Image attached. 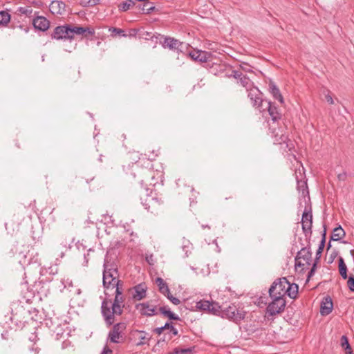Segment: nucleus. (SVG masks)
Returning a JSON list of instances; mask_svg holds the SVG:
<instances>
[{"instance_id": "f257e3e1", "label": "nucleus", "mask_w": 354, "mask_h": 354, "mask_svg": "<svg viewBox=\"0 0 354 354\" xmlns=\"http://www.w3.org/2000/svg\"><path fill=\"white\" fill-rule=\"evenodd\" d=\"M130 174L133 178L138 177V183L140 185L139 194L142 205L145 208L151 213H157L163 201L158 197V194L152 189L147 187L150 179L153 178L152 171L149 169H140L136 166Z\"/></svg>"}, {"instance_id": "f03ea898", "label": "nucleus", "mask_w": 354, "mask_h": 354, "mask_svg": "<svg viewBox=\"0 0 354 354\" xmlns=\"http://www.w3.org/2000/svg\"><path fill=\"white\" fill-rule=\"evenodd\" d=\"M111 303V299L110 297H105L101 304L102 315L106 324L109 326L114 324L115 315H121L123 313V309L125 307V306L120 304H118L117 306L114 304H111L110 306L109 304Z\"/></svg>"}, {"instance_id": "7ed1b4c3", "label": "nucleus", "mask_w": 354, "mask_h": 354, "mask_svg": "<svg viewBox=\"0 0 354 354\" xmlns=\"http://www.w3.org/2000/svg\"><path fill=\"white\" fill-rule=\"evenodd\" d=\"M301 245L302 248L297 252L295 258V270H297L299 268H301L300 272H305L308 269V267H304L305 264L301 262V260L306 262L307 266L311 265V244L310 241H308L306 246H304L303 243H301Z\"/></svg>"}, {"instance_id": "20e7f679", "label": "nucleus", "mask_w": 354, "mask_h": 354, "mask_svg": "<svg viewBox=\"0 0 354 354\" xmlns=\"http://www.w3.org/2000/svg\"><path fill=\"white\" fill-rule=\"evenodd\" d=\"M245 312L240 309L234 304L227 307L222 306L221 317L238 323L245 318Z\"/></svg>"}, {"instance_id": "39448f33", "label": "nucleus", "mask_w": 354, "mask_h": 354, "mask_svg": "<svg viewBox=\"0 0 354 354\" xmlns=\"http://www.w3.org/2000/svg\"><path fill=\"white\" fill-rule=\"evenodd\" d=\"M269 297L271 299V301L268 304L266 313H268L269 316L274 317L283 313L286 306L285 297L275 295Z\"/></svg>"}, {"instance_id": "423d86ee", "label": "nucleus", "mask_w": 354, "mask_h": 354, "mask_svg": "<svg viewBox=\"0 0 354 354\" xmlns=\"http://www.w3.org/2000/svg\"><path fill=\"white\" fill-rule=\"evenodd\" d=\"M196 308L208 314L221 316L222 306L216 301L201 299L196 302Z\"/></svg>"}, {"instance_id": "0eeeda50", "label": "nucleus", "mask_w": 354, "mask_h": 354, "mask_svg": "<svg viewBox=\"0 0 354 354\" xmlns=\"http://www.w3.org/2000/svg\"><path fill=\"white\" fill-rule=\"evenodd\" d=\"M160 44L163 48L177 53H184L188 48V44L169 36L164 37L163 41H160Z\"/></svg>"}, {"instance_id": "6e6552de", "label": "nucleus", "mask_w": 354, "mask_h": 354, "mask_svg": "<svg viewBox=\"0 0 354 354\" xmlns=\"http://www.w3.org/2000/svg\"><path fill=\"white\" fill-rule=\"evenodd\" d=\"M288 280L286 277H281L275 279L268 289L269 296H281L285 297L287 295L286 288Z\"/></svg>"}, {"instance_id": "1a4fd4ad", "label": "nucleus", "mask_w": 354, "mask_h": 354, "mask_svg": "<svg viewBox=\"0 0 354 354\" xmlns=\"http://www.w3.org/2000/svg\"><path fill=\"white\" fill-rule=\"evenodd\" d=\"M102 285L104 288V295L106 297H111V294L109 292L111 287L119 278V272H102Z\"/></svg>"}, {"instance_id": "9d476101", "label": "nucleus", "mask_w": 354, "mask_h": 354, "mask_svg": "<svg viewBox=\"0 0 354 354\" xmlns=\"http://www.w3.org/2000/svg\"><path fill=\"white\" fill-rule=\"evenodd\" d=\"M51 38L57 40L73 39V36L71 35V26L70 25L57 26L51 35Z\"/></svg>"}, {"instance_id": "9b49d317", "label": "nucleus", "mask_w": 354, "mask_h": 354, "mask_svg": "<svg viewBox=\"0 0 354 354\" xmlns=\"http://www.w3.org/2000/svg\"><path fill=\"white\" fill-rule=\"evenodd\" d=\"M127 324L125 322H119L113 326L112 329L109 333V338L112 343H120L119 339L122 337L121 333L126 329Z\"/></svg>"}, {"instance_id": "f8f14e48", "label": "nucleus", "mask_w": 354, "mask_h": 354, "mask_svg": "<svg viewBox=\"0 0 354 354\" xmlns=\"http://www.w3.org/2000/svg\"><path fill=\"white\" fill-rule=\"evenodd\" d=\"M248 97L250 98L251 102L252 103L253 106L257 107L259 110L263 108L265 101L266 100L262 99L261 95H262L261 92L259 90L257 87L250 88L248 89Z\"/></svg>"}, {"instance_id": "ddd939ff", "label": "nucleus", "mask_w": 354, "mask_h": 354, "mask_svg": "<svg viewBox=\"0 0 354 354\" xmlns=\"http://www.w3.org/2000/svg\"><path fill=\"white\" fill-rule=\"evenodd\" d=\"M135 307L142 316L151 317L158 314L157 306H151L148 301L137 304Z\"/></svg>"}, {"instance_id": "4468645a", "label": "nucleus", "mask_w": 354, "mask_h": 354, "mask_svg": "<svg viewBox=\"0 0 354 354\" xmlns=\"http://www.w3.org/2000/svg\"><path fill=\"white\" fill-rule=\"evenodd\" d=\"M264 104L265 105L263 104V108L259 110L260 111H264L267 109L273 122L281 119V113H279L278 109L271 101L267 100Z\"/></svg>"}, {"instance_id": "2eb2a0df", "label": "nucleus", "mask_w": 354, "mask_h": 354, "mask_svg": "<svg viewBox=\"0 0 354 354\" xmlns=\"http://www.w3.org/2000/svg\"><path fill=\"white\" fill-rule=\"evenodd\" d=\"M133 290L134 293L132 295V298L135 301H140L145 299L147 296V287L145 283H140L133 288L129 289V291Z\"/></svg>"}, {"instance_id": "dca6fc26", "label": "nucleus", "mask_w": 354, "mask_h": 354, "mask_svg": "<svg viewBox=\"0 0 354 354\" xmlns=\"http://www.w3.org/2000/svg\"><path fill=\"white\" fill-rule=\"evenodd\" d=\"M333 309L332 298L329 295L324 296L320 304V313L322 316L329 315Z\"/></svg>"}, {"instance_id": "f3484780", "label": "nucleus", "mask_w": 354, "mask_h": 354, "mask_svg": "<svg viewBox=\"0 0 354 354\" xmlns=\"http://www.w3.org/2000/svg\"><path fill=\"white\" fill-rule=\"evenodd\" d=\"M71 35L73 37L74 35H82L84 37L88 38L89 36H93L95 35V30L91 27L74 26L71 27Z\"/></svg>"}, {"instance_id": "a211bd4d", "label": "nucleus", "mask_w": 354, "mask_h": 354, "mask_svg": "<svg viewBox=\"0 0 354 354\" xmlns=\"http://www.w3.org/2000/svg\"><path fill=\"white\" fill-rule=\"evenodd\" d=\"M32 24L35 29L41 31H46L50 26L49 21L43 16H37L32 20Z\"/></svg>"}, {"instance_id": "6ab92c4d", "label": "nucleus", "mask_w": 354, "mask_h": 354, "mask_svg": "<svg viewBox=\"0 0 354 354\" xmlns=\"http://www.w3.org/2000/svg\"><path fill=\"white\" fill-rule=\"evenodd\" d=\"M346 236V232L340 225L335 227L330 236V241H340L342 243H347L346 241H342V239Z\"/></svg>"}, {"instance_id": "aec40b11", "label": "nucleus", "mask_w": 354, "mask_h": 354, "mask_svg": "<svg viewBox=\"0 0 354 354\" xmlns=\"http://www.w3.org/2000/svg\"><path fill=\"white\" fill-rule=\"evenodd\" d=\"M50 10L53 14L62 15L66 10V3L62 1H53L50 5Z\"/></svg>"}, {"instance_id": "412c9836", "label": "nucleus", "mask_w": 354, "mask_h": 354, "mask_svg": "<svg viewBox=\"0 0 354 354\" xmlns=\"http://www.w3.org/2000/svg\"><path fill=\"white\" fill-rule=\"evenodd\" d=\"M160 313L165 317H167L170 321H179L180 320L178 315L173 313L167 306H160L159 308Z\"/></svg>"}, {"instance_id": "4be33fe9", "label": "nucleus", "mask_w": 354, "mask_h": 354, "mask_svg": "<svg viewBox=\"0 0 354 354\" xmlns=\"http://www.w3.org/2000/svg\"><path fill=\"white\" fill-rule=\"evenodd\" d=\"M269 91L272 94L274 99L277 100L280 102V103H283V97L280 92V90L275 84V83L272 81H270L269 84Z\"/></svg>"}, {"instance_id": "5701e85b", "label": "nucleus", "mask_w": 354, "mask_h": 354, "mask_svg": "<svg viewBox=\"0 0 354 354\" xmlns=\"http://www.w3.org/2000/svg\"><path fill=\"white\" fill-rule=\"evenodd\" d=\"M313 226V214L311 206H306L301 216V225L307 224Z\"/></svg>"}, {"instance_id": "b1692460", "label": "nucleus", "mask_w": 354, "mask_h": 354, "mask_svg": "<svg viewBox=\"0 0 354 354\" xmlns=\"http://www.w3.org/2000/svg\"><path fill=\"white\" fill-rule=\"evenodd\" d=\"M287 295L293 299H296L298 297V292H299V286L298 284L295 283H290L288 281V284H287V288H286Z\"/></svg>"}, {"instance_id": "393cba45", "label": "nucleus", "mask_w": 354, "mask_h": 354, "mask_svg": "<svg viewBox=\"0 0 354 354\" xmlns=\"http://www.w3.org/2000/svg\"><path fill=\"white\" fill-rule=\"evenodd\" d=\"M155 283L158 287L159 292L163 295L169 294L170 290L167 283L161 277H157L155 280Z\"/></svg>"}, {"instance_id": "a878e982", "label": "nucleus", "mask_w": 354, "mask_h": 354, "mask_svg": "<svg viewBox=\"0 0 354 354\" xmlns=\"http://www.w3.org/2000/svg\"><path fill=\"white\" fill-rule=\"evenodd\" d=\"M115 272L118 271V264L114 261L105 257L103 264V272Z\"/></svg>"}, {"instance_id": "bb28decb", "label": "nucleus", "mask_w": 354, "mask_h": 354, "mask_svg": "<svg viewBox=\"0 0 354 354\" xmlns=\"http://www.w3.org/2000/svg\"><path fill=\"white\" fill-rule=\"evenodd\" d=\"M338 270L339 274L342 277L343 279H347L349 277L348 276V268L344 262V259L342 257H339L338 258Z\"/></svg>"}, {"instance_id": "cd10ccee", "label": "nucleus", "mask_w": 354, "mask_h": 354, "mask_svg": "<svg viewBox=\"0 0 354 354\" xmlns=\"http://www.w3.org/2000/svg\"><path fill=\"white\" fill-rule=\"evenodd\" d=\"M196 353V346L189 348L176 347L172 352L169 354H194Z\"/></svg>"}, {"instance_id": "c85d7f7f", "label": "nucleus", "mask_w": 354, "mask_h": 354, "mask_svg": "<svg viewBox=\"0 0 354 354\" xmlns=\"http://www.w3.org/2000/svg\"><path fill=\"white\" fill-rule=\"evenodd\" d=\"M136 5L134 0H126L118 5V10L121 12H126Z\"/></svg>"}, {"instance_id": "c756f323", "label": "nucleus", "mask_w": 354, "mask_h": 354, "mask_svg": "<svg viewBox=\"0 0 354 354\" xmlns=\"http://www.w3.org/2000/svg\"><path fill=\"white\" fill-rule=\"evenodd\" d=\"M114 295H115V297L113 301L111 300V304H114L117 306H118V304L125 306L124 305L125 297L123 295V292H122L121 290H118V292H114Z\"/></svg>"}, {"instance_id": "7c9ffc66", "label": "nucleus", "mask_w": 354, "mask_h": 354, "mask_svg": "<svg viewBox=\"0 0 354 354\" xmlns=\"http://www.w3.org/2000/svg\"><path fill=\"white\" fill-rule=\"evenodd\" d=\"M138 8L145 14H151L156 9L153 3L149 1L145 3L142 6L139 5Z\"/></svg>"}, {"instance_id": "2f4dec72", "label": "nucleus", "mask_w": 354, "mask_h": 354, "mask_svg": "<svg viewBox=\"0 0 354 354\" xmlns=\"http://www.w3.org/2000/svg\"><path fill=\"white\" fill-rule=\"evenodd\" d=\"M11 16L8 12L0 11V26H6L10 21Z\"/></svg>"}, {"instance_id": "473e14b6", "label": "nucleus", "mask_w": 354, "mask_h": 354, "mask_svg": "<svg viewBox=\"0 0 354 354\" xmlns=\"http://www.w3.org/2000/svg\"><path fill=\"white\" fill-rule=\"evenodd\" d=\"M197 56L198 57H197L196 62H198L200 63H204L209 60V59L212 56V54L209 52L201 50L199 53L197 55Z\"/></svg>"}, {"instance_id": "72a5a7b5", "label": "nucleus", "mask_w": 354, "mask_h": 354, "mask_svg": "<svg viewBox=\"0 0 354 354\" xmlns=\"http://www.w3.org/2000/svg\"><path fill=\"white\" fill-rule=\"evenodd\" d=\"M136 332L141 334V336L140 337V342L136 344L137 346H142L145 344H148V342L151 337V336L149 337H147L148 334L144 330H136Z\"/></svg>"}, {"instance_id": "f704fd0d", "label": "nucleus", "mask_w": 354, "mask_h": 354, "mask_svg": "<svg viewBox=\"0 0 354 354\" xmlns=\"http://www.w3.org/2000/svg\"><path fill=\"white\" fill-rule=\"evenodd\" d=\"M325 245H326V243H324V241L323 242H319V244L318 245V248H317V250L316 251L315 258L314 259L315 262L319 263V262L320 261V259L322 257V252L324 251Z\"/></svg>"}, {"instance_id": "c9c22d12", "label": "nucleus", "mask_w": 354, "mask_h": 354, "mask_svg": "<svg viewBox=\"0 0 354 354\" xmlns=\"http://www.w3.org/2000/svg\"><path fill=\"white\" fill-rule=\"evenodd\" d=\"M17 12L20 15L30 17L32 13V9L30 6L19 7L17 8Z\"/></svg>"}, {"instance_id": "e433bc0d", "label": "nucleus", "mask_w": 354, "mask_h": 354, "mask_svg": "<svg viewBox=\"0 0 354 354\" xmlns=\"http://www.w3.org/2000/svg\"><path fill=\"white\" fill-rule=\"evenodd\" d=\"M312 227L313 226L307 225V224L301 225V228L304 234L306 237V241L310 242V237L312 234Z\"/></svg>"}, {"instance_id": "4c0bfd02", "label": "nucleus", "mask_w": 354, "mask_h": 354, "mask_svg": "<svg viewBox=\"0 0 354 354\" xmlns=\"http://www.w3.org/2000/svg\"><path fill=\"white\" fill-rule=\"evenodd\" d=\"M124 281L118 279V280L115 281V283L112 285L111 287V289L109 290H113L115 289L114 292H118V290H121L122 292H124Z\"/></svg>"}, {"instance_id": "58836bf2", "label": "nucleus", "mask_w": 354, "mask_h": 354, "mask_svg": "<svg viewBox=\"0 0 354 354\" xmlns=\"http://www.w3.org/2000/svg\"><path fill=\"white\" fill-rule=\"evenodd\" d=\"M317 265H318V263H316L315 261L312 264L311 268L310 269V270L308 271V274H307V279L306 280V283H308L310 278L315 274V273L317 270Z\"/></svg>"}, {"instance_id": "ea45409f", "label": "nucleus", "mask_w": 354, "mask_h": 354, "mask_svg": "<svg viewBox=\"0 0 354 354\" xmlns=\"http://www.w3.org/2000/svg\"><path fill=\"white\" fill-rule=\"evenodd\" d=\"M274 138H275L274 141L279 145H281L283 143H286L287 141L288 140V136L283 133L281 134L280 136H279L277 133H276V134H274Z\"/></svg>"}, {"instance_id": "a19ab883", "label": "nucleus", "mask_w": 354, "mask_h": 354, "mask_svg": "<svg viewBox=\"0 0 354 354\" xmlns=\"http://www.w3.org/2000/svg\"><path fill=\"white\" fill-rule=\"evenodd\" d=\"M239 82L241 84V85L247 89V91L250 89L249 86L250 84V78L248 77L246 75H243L240 79Z\"/></svg>"}, {"instance_id": "79ce46f5", "label": "nucleus", "mask_w": 354, "mask_h": 354, "mask_svg": "<svg viewBox=\"0 0 354 354\" xmlns=\"http://www.w3.org/2000/svg\"><path fill=\"white\" fill-rule=\"evenodd\" d=\"M347 279H348L347 284H348V289L350 291L354 292V275L350 274V276Z\"/></svg>"}, {"instance_id": "37998d69", "label": "nucleus", "mask_w": 354, "mask_h": 354, "mask_svg": "<svg viewBox=\"0 0 354 354\" xmlns=\"http://www.w3.org/2000/svg\"><path fill=\"white\" fill-rule=\"evenodd\" d=\"M340 344H341V346L343 348H345L346 347L348 348V346H350V344H349L348 338L347 337V336L342 335L341 337Z\"/></svg>"}, {"instance_id": "c03bdc74", "label": "nucleus", "mask_w": 354, "mask_h": 354, "mask_svg": "<svg viewBox=\"0 0 354 354\" xmlns=\"http://www.w3.org/2000/svg\"><path fill=\"white\" fill-rule=\"evenodd\" d=\"M173 304L178 305L180 304V301L177 297H174L170 292L165 296Z\"/></svg>"}, {"instance_id": "a18cd8bd", "label": "nucleus", "mask_w": 354, "mask_h": 354, "mask_svg": "<svg viewBox=\"0 0 354 354\" xmlns=\"http://www.w3.org/2000/svg\"><path fill=\"white\" fill-rule=\"evenodd\" d=\"M225 75L228 76V77H232V76L235 79L240 80V79L243 75V74L242 73V72H241L239 71L234 70V71H232V73L230 75Z\"/></svg>"}, {"instance_id": "49530a36", "label": "nucleus", "mask_w": 354, "mask_h": 354, "mask_svg": "<svg viewBox=\"0 0 354 354\" xmlns=\"http://www.w3.org/2000/svg\"><path fill=\"white\" fill-rule=\"evenodd\" d=\"M201 50H193L192 51H189L187 55L188 56L194 61L196 62V59H197V55L199 53Z\"/></svg>"}, {"instance_id": "de8ad7c7", "label": "nucleus", "mask_w": 354, "mask_h": 354, "mask_svg": "<svg viewBox=\"0 0 354 354\" xmlns=\"http://www.w3.org/2000/svg\"><path fill=\"white\" fill-rule=\"evenodd\" d=\"M338 254H339L338 251L336 250H334L330 254L328 263H329V264L332 263L334 261L335 259L338 256Z\"/></svg>"}, {"instance_id": "09e8293b", "label": "nucleus", "mask_w": 354, "mask_h": 354, "mask_svg": "<svg viewBox=\"0 0 354 354\" xmlns=\"http://www.w3.org/2000/svg\"><path fill=\"white\" fill-rule=\"evenodd\" d=\"M298 189H301L303 193L308 189L306 181H297Z\"/></svg>"}, {"instance_id": "8fccbe9b", "label": "nucleus", "mask_w": 354, "mask_h": 354, "mask_svg": "<svg viewBox=\"0 0 354 354\" xmlns=\"http://www.w3.org/2000/svg\"><path fill=\"white\" fill-rule=\"evenodd\" d=\"M326 234H327V227L326 224L323 225V231L322 232V239L320 242H324L326 243Z\"/></svg>"}, {"instance_id": "3c124183", "label": "nucleus", "mask_w": 354, "mask_h": 354, "mask_svg": "<svg viewBox=\"0 0 354 354\" xmlns=\"http://www.w3.org/2000/svg\"><path fill=\"white\" fill-rule=\"evenodd\" d=\"M112 350L107 345H105L101 354H112Z\"/></svg>"}, {"instance_id": "603ef678", "label": "nucleus", "mask_w": 354, "mask_h": 354, "mask_svg": "<svg viewBox=\"0 0 354 354\" xmlns=\"http://www.w3.org/2000/svg\"><path fill=\"white\" fill-rule=\"evenodd\" d=\"M162 326H163L165 330H167V329H169L170 330L172 328V327H174L173 323L171 322H167L165 324V325Z\"/></svg>"}, {"instance_id": "864d4df0", "label": "nucleus", "mask_w": 354, "mask_h": 354, "mask_svg": "<svg viewBox=\"0 0 354 354\" xmlns=\"http://www.w3.org/2000/svg\"><path fill=\"white\" fill-rule=\"evenodd\" d=\"M167 341L166 340V337L165 336H164L163 337L160 338V339L158 340L157 343H156V345L154 346L153 349L156 347V346H158L160 344H162L163 343H167Z\"/></svg>"}, {"instance_id": "5fc2aeb1", "label": "nucleus", "mask_w": 354, "mask_h": 354, "mask_svg": "<svg viewBox=\"0 0 354 354\" xmlns=\"http://www.w3.org/2000/svg\"><path fill=\"white\" fill-rule=\"evenodd\" d=\"M267 299L268 298L266 297H260L258 300H259V303L260 304H263L264 305H267L268 306V302H267Z\"/></svg>"}, {"instance_id": "6e6d98bb", "label": "nucleus", "mask_w": 354, "mask_h": 354, "mask_svg": "<svg viewBox=\"0 0 354 354\" xmlns=\"http://www.w3.org/2000/svg\"><path fill=\"white\" fill-rule=\"evenodd\" d=\"M100 3V0H88L87 3L88 6H93Z\"/></svg>"}, {"instance_id": "4d7b16f0", "label": "nucleus", "mask_w": 354, "mask_h": 354, "mask_svg": "<svg viewBox=\"0 0 354 354\" xmlns=\"http://www.w3.org/2000/svg\"><path fill=\"white\" fill-rule=\"evenodd\" d=\"M164 328L163 326H160V327H158V328H156L153 330V331L158 335H160L161 333H163L164 331Z\"/></svg>"}, {"instance_id": "13d9d810", "label": "nucleus", "mask_w": 354, "mask_h": 354, "mask_svg": "<svg viewBox=\"0 0 354 354\" xmlns=\"http://www.w3.org/2000/svg\"><path fill=\"white\" fill-rule=\"evenodd\" d=\"M337 178L339 179V180L344 181L346 178V174L345 172L339 174L337 175Z\"/></svg>"}, {"instance_id": "bf43d9fd", "label": "nucleus", "mask_w": 354, "mask_h": 354, "mask_svg": "<svg viewBox=\"0 0 354 354\" xmlns=\"http://www.w3.org/2000/svg\"><path fill=\"white\" fill-rule=\"evenodd\" d=\"M146 261L149 265L153 264V255L151 254L149 256L146 257Z\"/></svg>"}, {"instance_id": "052dcab7", "label": "nucleus", "mask_w": 354, "mask_h": 354, "mask_svg": "<svg viewBox=\"0 0 354 354\" xmlns=\"http://www.w3.org/2000/svg\"><path fill=\"white\" fill-rule=\"evenodd\" d=\"M325 97H326V101L328 102V104H334L333 99L329 94L326 95L325 96Z\"/></svg>"}, {"instance_id": "680f3d73", "label": "nucleus", "mask_w": 354, "mask_h": 354, "mask_svg": "<svg viewBox=\"0 0 354 354\" xmlns=\"http://www.w3.org/2000/svg\"><path fill=\"white\" fill-rule=\"evenodd\" d=\"M169 331L174 336L178 335V330L174 326L172 327V328Z\"/></svg>"}, {"instance_id": "e2e57ef3", "label": "nucleus", "mask_w": 354, "mask_h": 354, "mask_svg": "<svg viewBox=\"0 0 354 354\" xmlns=\"http://www.w3.org/2000/svg\"><path fill=\"white\" fill-rule=\"evenodd\" d=\"M50 323H48V320H46V325L53 331H54V328L53 327V323L50 320Z\"/></svg>"}, {"instance_id": "0e129e2a", "label": "nucleus", "mask_w": 354, "mask_h": 354, "mask_svg": "<svg viewBox=\"0 0 354 354\" xmlns=\"http://www.w3.org/2000/svg\"><path fill=\"white\" fill-rule=\"evenodd\" d=\"M50 323H48V320H46V325L53 331H54V328L53 327V323L50 320Z\"/></svg>"}, {"instance_id": "69168bd1", "label": "nucleus", "mask_w": 354, "mask_h": 354, "mask_svg": "<svg viewBox=\"0 0 354 354\" xmlns=\"http://www.w3.org/2000/svg\"><path fill=\"white\" fill-rule=\"evenodd\" d=\"M113 31L115 32H117L118 34H120V33L124 32L122 29L117 28H113Z\"/></svg>"}, {"instance_id": "338daca9", "label": "nucleus", "mask_w": 354, "mask_h": 354, "mask_svg": "<svg viewBox=\"0 0 354 354\" xmlns=\"http://www.w3.org/2000/svg\"><path fill=\"white\" fill-rule=\"evenodd\" d=\"M331 241H332L330 240L329 242L327 244V246H326L327 251H328L331 248V247H332Z\"/></svg>"}, {"instance_id": "774afa93", "label": "nucleus", "mask_w": 354, "mask_h": 354, "mask_svg": "<svg viewBox=\"0 0 354 354\" xmlns=\"http://www.w3.org/2000/svg\"><path fill=\"white\" fill-rule=\"evenodd\" d=\"M344 351H345V353H346L347 351H352V348H351V345L348 346V348H346H346H344Z\"/></svg>"}]
</instances>
